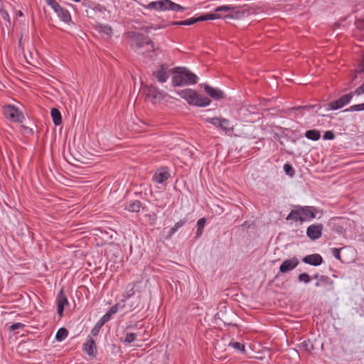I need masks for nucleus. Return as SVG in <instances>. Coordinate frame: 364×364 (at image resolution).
Returning <instances> with one entry per match:
<instances>
[{
  "label": "nucleus",
  "mask_w": 364,
  "mask_h": 364,
  "mask_svg": "<svg viewBox=\"0 0 364 364\" xmlns=\"http://www.w3.org/2000/svg\"><path fill=\"white\" fill-rule=\"evenodd\" d=\"M245 11L232 5H223L218 6L215 13L206 14L199 17L194 18L196 23L206 20H215L218 18H240L245 15Z\"/></svg>",
  "instance_id": "1"
},
{
  "label": "nucleus",
  "mask_w": 364,
  "mask_h": 364,
  "mask_svg": "<svg viewBox=\"0 0 364 364\" xmlns=\"http://www.w3.org/2000/svg\"><path fill=\"white\" fill-rule=\"evenodd\" d=\"M131 47L139 54L151 58L154 53V43L147 37L137 32L130 33Z\"/></svg>",
  "instance_id": "2"
},
{
  "label": "nucleus",
  "mask_w": 364,
  "mask_h": 364,
  "mask_svg": "<svg viewBox=\"0 0 364 364\" xmlns=\"http://www.w3.org/2000/svg\"><path fill=\"white\" fill-rule=\"evenodd\" d=\"M172 73L176 74L172 77V84L174 87L197 82L198 77L186 68H174Z\"/></svg>",
  "instance_id": "3"
},
{
  "label": "nucleus",
  "mask_w": 364,
  "mask_h": 364,
  "mask_svg": "<svg viewBox=\"0 0 364 364\" xmlns=\"http://www.w3.org/2000/svg\"><path fill=\"white\" fill-rule=\"evenodd\" d=\"M181 97L186 100V102L191 105L197 107H206L210 104V100L205 97L199 95L196 90L191 89H185L178 92Z\"/></svg>",
  "instance_id": "4"
},
{
  "label": "nucleus",
  "mask_w": 364,
  "mask_h": 364,
  "mask_svg": "<svg viewBox=\"0 0 364 364\" xmlns=\"http://www.w3.org/2000/svg\"><path fill=\"white\" fill-rule=\"evenodd\" d=\"M145 8L148 9H154L156 11H173L176 12L183 11L186 8L181 6L170 0H158L150 2Z\"/></svg>",
  "instance_id": "5"
},
{
  "label": "nucleus",
  "mask_w": 364,
  "mask_h": 364,
  "mask_svg": "<svg viewBox=\"0 0 364 364\" xmlns=\"http://www.w3.org/2000/svg\"><path fill=\"white\" fill-rule=\"evenodd\" d=\"M354 92H350L348 94L344 95L337 100L331 102L326 105V110L338 109L345 105H348L353 97Z\"/></svg>",
  "instance_id": "6"
},
{
  "label": "nucleus",
  "mask_w": 364,
  "mask_h": 364,
  "mask_svg": "<svg viewBox=\"0 0 364 364\" xmlns=\"http://www.w3.org/2000/svg\"><path fill=\"white\" fill-rule=\"evenodd\" d=\"M4 114L6 118L16 122H21L23 119L21 112L12 105L4 107Z\"/></svg>",
  "instance_id": "7"
},
{
  "label": "nucleus",
  "mask_w": 364,
  "mask_h": 364,
  "mask_svg": "<svg viewBox=\"0 0 364 364\" xmlns=\"http://www.w3.org/2000/svg\"><path fill=\"white\" fill-rule=\"evenodd\" d=\"M144 92H146V97L151 98V102L155 104L159 102L164 99V93L160 91L156 87L151 85L147 86Z\"/></svg>",
  "instance_id": "8"
},
{
  "label": "nucleus",
  "mask_w": 364,
  "mask_h": 364,
  "mask_svg": "<svg viewBox=\"0 0 364 364\" xmlns=\"http://www.w3.org/2000/svg\"><path fill=\"white\" fill-rule=\"evenodd\" d=\"M323 225L314 224L308 227L306 230L307 236L312 240L318 239L322 234Z\"/></svg>",
  "instance_id": "9"
},
{
  "label": "nucleus",
  "mask_w": 364,
  "mask_h": 364,
  "mask_svg": "<svg viewBox=\"0 0 364 364\" xmlns=\"http://www.w3.org/2000/svg\"><path fill=\"white\" fill-rule=\"evenodd\" d=\"M299 264V260L296 257H292L287 259L282 262L279 267V271L282 273H287L290 270L294 269Z\"/></svg>",
  "instance_id": "10"
},
{
  "label": "nucleus",
  "mask_w": 364,
  "mask_h": 364,
  "mask_svg": "<svg viewBox=\"0 0 364 364\" xmlns=\"http://www.w3.org/2000/svg\"><path fill=\"white\" fill-rule=\"evenodd\" d=\"M68 304V299L63 289H60L57 298V311L60 316H63L64 306Z\"/></svg>",
  "instance_id": "11"
},
{
  "label": "nucleus",
  "mask_w": 364,
  "mask_h": 364,
  "mask_svg": "<svg viewBox=\"0 0 364 364\" xmlns=\"http://www.w3.org/2000/svg\"><path fill=\"white\" fill-rule=\"evenodd\" d=\"M203 88L205 92L214 100H220L225 97L224 92L218 88L212 87L208 85H204Z\"/></svg>",
  "instance_id": "12"
},
{
  "label": "nucleus",
  "mask_w": 364,
  "mask_h": 364,
  "mask_svg": "<svg viewBox=\"0 0 364 364\" xmlns=\"http://www.w3.org/2000/svg\"><path fill=\"white\" fill-rule=\"evenodd\" d=\"M83 350L89 355L95 357L97 353V346L95 341L89 336L86 342L83 344Z\"/></svg>",
  "instance_id": "13"
},
{
  "label": "nucleus",
  "mask_w": 364,
  "mask_h": 364,
  "mask_svg": "<svg viewBox=\"0 0 364 364\" xmlns=\"http://www.w3.org/2000/svg\"><path fill=\"white\" fill-rule=\"evenodd\" d=\"M302 262L313 266H318L322 264L323 258L319 254H312L304 257Z\"/></svg>",
  "instance_id": "14"
},
{
  "label": "nucleus",
  "mask_w": 364,
  "mask_h": 364,
  "mask_svg": "<svg viewBox=\"0 0 364 364\" xmlns=\"http://www.w3.org/2000/svg\"><path fill=\"white\" fill-rule=\"evenodd\" d=\"M166 68H167L166 65L162 64L161 65L160 70H159L157 71H154L153 73V75L157 78L159 82H165L167 80V79L168 77V75L166 72Z\"/></svg>",
  "instance_id": "15"
},
{
  "label": "nucleus",
  "mask_w": 364,
  "mask_h": 364,
  "mask_svg": "<svg viewBox=\"0 0 364 364\" xmlns=\"http://www.w3.org/2000/svg\"><path fill=\"white\" fill-rule=\"evenodd\" d=\"M301 216L303 218H305V220L307 219H313L316 217L315 211L316 209L312 206H304L299 207Z\"/></svg>",
  "instance_id": "16"
},
{
  "label": "nucleus",
  "mask_w": 364,
  "mask_h": 364,
  "mask_svg": "<svg viewBox=\"0 0 364 364\" xmlns=\"http://www.w3.org/2000/svg\"><path fill=\"white\" fill-rule=\"evenodd\" d=\"M55 12L57 14L58 16L65 23H68L71 21V16L69 11L63 8L61 6Z\"/></svg>",
  "instance_id": "17"
},
{
  "label": "nucleus",
  "mask_w": 364,
  "mask_h": 364,
  "mask_svg": "<svg viewBox=\"0 0 364 364\" xmlns=\"http://www.w3.org/2000/svg\"><path fill=\"white\" fill-rule=\"evenodd\" d=\"M333 282L327 276L321 275L318 281L315 284L316 287H326L333 288Z\"/></svg>",
  "instance_id": "18"
},
{
  "label": "nucleus",
  "mask_w": 364,
  "mask_h": 364,
  "mask_svg": "<svg viewBox=\"0 0 364 364\" xmlns=\"http://www.w3.org/2000/svg\"><path fill=\"white\" fill-rule=\"evenodd\" d=\"M287 220H291L296 222L299 220L303 222L305 220V218H303V217L301 216L300 208H299L298 210H291V213L287 217Z\"/></svg>",
  "instance_id": "19"
},
{
  "label": "nucleus",
  "mask_w": 364,
  "mask_h": 364,
  "mask_svg": "<svg viewBox=\"0 0 364 364\" xmlns=\"http://www.w3.org/2000/svg\"><path fill=\"white\" fill-rule=\"evenodd\" d=\"M51 117L55 126L60 125L62 123V117L60 111L57 108L51 109Z\"/></svg>",
  "instance_id": "20"
},
{
  "label": "nucleus",
  "mask_w": 364,
  "mask_h": 364,
  "mask_svg": "<svg viewBox=\"0 0 364 364\" xmlns=\"http://www.w3.org/2000/svg\"><path fill=\"white\" fill-rule=\"evenodd\" d=\"M305 136L309 139L316 141L320 139L321 133L317 129H311L306 132Z\"/></svg>",
  "instance_id": "21"
},
{
  "label": "nucleus",
  "mask_w": 364,
  "mask_h": 364,
  "mask_svg": "<svg viewBox=\"0 0 364 364\" xmlns=\"http://www.w3.org/2000/svg\"><path fill=\"white\" fill-rule=\"evenodd\" d=\"M141 203L139 200H134V202L129 203L125 207V209L130 211L138 213L140 210Z\"/></svg>",
  "instance_id": "22"
},
{
  "label": "nucleus",
  "mask_w": 364,
  "mask_h": 364,
  "mask_svg": "<svg viewBox=\"0 0 364 364\" xmlns=\"http://www.w3.org/2000/svg\"><path fill=\"white\" fill-rule=\"evenodd\" d=\"M97 30L100 33H102L107 35L108 37H111L112 35V28L110 26L100 24L97 26Z\"/></svg>",
  "instance_id": "23"
},
{
  "label": "nucleus",
  "mask_w": 364,
  "mask_h": 364,
  "mask_svg": "<svg viewBox=\"0 0 364 364\" xmlns=\"http://www.w3.org/2000/svg\"><path fill=\"white\" fill-rule=\"evenodd\" d=\"M68 336V331L65 328H60L56 333L55 339L58 341H63Z\"/></svg>",
  "instance_id": "24"
},
{
  "label": "nucleus",
  "mask_w": 364,
  "mask_h": 364,
  "mask_svg": "<svg viewBox=\"0 0 364 364\" xmlns=\"http://www.w3.org/2000/svg\"><path fill=\"white\" fill-rule=\"evenodd\" d=\"M169 176L168 172H161L158 174H155L154 177L157 183H162L168 178Z\"/></svg>",
  "instance_id": "25"
},
{
  "label": "nucleus",
  "mask_w": 364,
  "mask_h": 364,
  "mask_svg": "<svg viewBox=\"0 0 364 364\" xmlns=\"http://www.w3.org/2000/svg\"><path fill=\"white\" fill-rule=\"evenodd\" d=\"M135 286H136V282L130 283L129 284H128V286L127 287L126 293L124 295V299H129L134 294Z\"/></svg>",
  "instance_id": "26"
},
{
  "label": "nucleus",
  "mask_w": 364,
  "mask_h": 364,
  "mask_svg": "<svg viewBox=\"0 0 364 364\" xmlns=\"http://www.w3.org/2000/svg\"><path fill=\"white\" fill-rule=\"evenodd\" d=\"M206 223L205 218H200L197 222L198 230L196 232L197 237H200L203 233V230Z\"/></svg>",
  "instance_id": "27"
},
{
  "label": "nucleus",
  "mask_w": 364,
  "mask_h": 364,
  "mask_svg": "<svg viewBox=\"0 0 364 364\" xmlns=\"http://www.w3.org/2000/svg\"><path fill=\"white\" fill-rule=\"evenodd\" d=\"M186 222V219L181 220L177 222L173 228L169 230L168 237H171L181 227H182Z\"/></svg>",
  "instance_id": "28"
},
{
  "label": "nucleus",
  "mask_w": 364,
  "mask_h": 364,
  "mask_svg": "<svg viewBox=\"0 0 364 364\" xmlns=\"http://www.w3.org/2000/svg\"><path fill=\"white\" fill-rule=\"evenodd\" d=\"M196 23V21L194 18H191L189 19H186L181 21H173L172 22V25H177V26H191Z\"/></svg>",
  "instance_id": "29"
},
{
  "label": "nucleus",
  "mask_w": 364,
  "mask_h": 364,
  "mask_svg": "<svg viewBox=\"0 0 364 364\" xmlns=\"http://www.w3.org/2000/svg\"><path fill=\"white\" fill-rule=\"evenodd\" d=\"M230 124L229 120L226 119H221L219 127L225 131H232L233 128L230 127Z\"/></svg>",
  "instance_id": "30"
},
{
  "label": "nucleus",
  "mask_w": 364,
  "mask_h": 364,
  "mask_svg": "<svg viewBox=\"0 0 364 364\" xmlns=\"http://www.w3.org/2000/svg\"><path fill=\"white\" fill-rule=\"evenodd\" d=\"M363 110H364V102L362 104H358V105H355L350 106L349 108L345 109L344 111L345 112H349V111L359 112V111H363Z\"/></svg>",
  "instance_id": "31"
},
{
  "label": "nucleus",
  "mask_w": 364,
  "mask_h": 364,
  "mask_svg": "<svg viewBox=\"0 0 364 364\" xmlns=\"http://www.w3.org/2000/svg\"><path fill=\"white\" fill-rule=\"evenodd\" d=\"M229 346L240 352H245V345L239 342H231Z\"/></svg>",
  "instance_id": "32"
},
{
  "label": "nucleus",
  "mask_w": 364,
  "mask_h": 364,
  "mask_svg": "<svg viewBox=\"0 0 364 364\" xmlns=\"http://www.w3.org/2000/svg\"><path fill=\"white\" fill-rule=\"evenodd\" d=\"M284 171H285L287 175L291 177H292L295 174V171L293 167L289 164H285L284 165Z\"/></svg>",
  "instance_id": "33"
},
{
  "label": "nucleus",
  "mask_w": 364,
  "mask_h": 364,
  "mask_svg": "<svg viewBox=\"0 0 364 364\" xmlns=\"http://www.w3.org/2000/svg\"><path fill=\"white\" fill-rule=\"evenodd\" d=\"M298 279L299 282H304L306 284L311 282V277L307 273H301L299 275Z\"/></svg>",
  "instance_id": "34"
},
{
  "label": "nucleus",
  "mask_w": 364,
  "mask_h": 364,
  "mask_svg": "<svg viewBox=\"0 0 364 364\" xmlns=\"http://www.w3.org/2000/svg\"><path fill=\"white\" fill-rule=\"evenodd\" d=\"M103 325L104 324L102 323H101L100 321H98L97 323L95 324V326L92 329V331H91L92 334L93 336H97L99 333V332H100L101 328L103 326Z\"/></svg>",
  "instance_id": "35"
},
{
  "label": "nucleus",
  "mask_w": 364,
  "mask_h": 364,
  "mask_svg": "<svg viewBox=\"0 0 364 364\" xmlns=\"http://www.w3.org/2000/svg\"><path fill=\"white\" fill-rule=\"evenodd\" d=\"M136 335L134 333H127L125 336L124 342L131 343L135 341Z\"/></svg>",
  "instance_id": "36"
},
{
  "label": "nucleus",
  "mask_w": 364,
  "mask_h": 364,
  "mask_svg": "<svg viewBox=\"0 0 364 364\" xmlns=\"http://www.w3.org/2000/svg\"><path fill=\"white\" fill-rule=\"evenodd\" d=\"M221 119L218 117H210L207 118L205 121L210 124H212L215 126L219 127Z\"/></svg>",
  "instance_id": "37"
},
{
  "label": "nucleus",
  "mask_w": 364,
  "mask_h": 364,
  "mask_svg": "<svg viewBox=\"0 0 364 364\" xmlns=\"http://www.w3.org/2000/svg\"><path fill=\"white\" fill-rule=\"evenodd\" d=\"M46 2L54 11H57L60 7V5L55 0H46Z\"/></svg>",
  "instance_id": "38"
},
{
  "label": "nucleus",
  "mask_w": 364,
  "mask_h": 364,
  "mask_svg": "<svg viewBox=\"0 0 364 364\" xmlns=\"http://www.w3.org/2000/svg\"><path fill=\"white\" fill-rule=\"evenodd\" d=\"M0 14H1V16L6 21L9 23H11V18H10V16H9V13L7 12L6 10L4 9H0Z\"/></svg>",
  "instance_id": "39"
},
{
  "label": "nucleus",
  "mask_w": 364,
  "mask_h": 364,
  "mask_svg": "<svg viewBox=\"0 0 364 364\" xmlns=\"http://www.w3.org/2000/svg\"><path fill=\"white\" fill-rule=\"evenodd\" d=\"M341 249H338V248H333L331 250V252H332V254L338 260L341 261V255H340V252H341Z\"/></svg>",
  "instance_id": "40"
},
{
  "label": "nucleus",
  "mask_w": 364,
  "mask_h": 364,
  "mask_svg": "<svg viewBox=\"0 0 364 364\" xmlns=\"http://www.w3.org/2000/svg\"><path fill=\"white\" fill-rule=\"evenodd\" d=\"M24 326L25 325L22 323H16L12 324L9 327V329H10V331H15L16 329L23 328L24 327Z\"/></svg>",
  "instance_id": "41"
},
{
  "label": "nucleus",
  "mask_w": 364,
  "mask_h": 364,
  "mask_svg": "<svg viewBox=\"0 0 364 364\" xmlns=\"http://www.w3.org/2000/svg\"><path fill=\"white\" fill-rule=\"evenodd\" d=\"M335 135L331 131H327L323 134L324 139H334Z\"/></svg>",
  "instance_id": "42"
},
{
  "label": "nucleus",
  "mask_w": 364,
  "mask_h": 364,
  "mask_svg": "<svg viewBox=\"0 0 364 364\" xmlns=\"http://www.w3.org/2000/svg\"><path fill=\"white\" fill-rule=\"evenodd\" d=\"M355 95H360L364 93V83L359 86L353 92Z\"/></svg>",
  "instance_id": "43"
},
{
  "label": "nucleus",
  "mask_w": 364,
  "mask_h": 364,
  "mask_svg": "<svg viewBox=\"0 0 364 364\" xmlns=\"http://www.w3.org/2000/svg\"><path fill=\"white\" fill-rule=\"evenodd\" d=\"M111 317H109V314L107 313L99 320L101 323L105 324L110 320Z\"/></svg>",
  "instance_id": "44"
},
{
  "label": "nucleus",
  "mask_w": 364,
  "mask_h": 364,
  "mask_svg": "<svg viewBox=\"0 0 364 364\" xmlns=\"http://www.w3.org/2000/svg\"><path fill=\"white\" fill-rule=\"evenodd\" d=\"M356 26L360 30H364V19H360L356 21Z\"/></svg>",
  "instance_id": "45"
},
{
  "label": "nucleus",
  "mask_w": 364,
  "mask_h": 364,
  "mask_svg": "<svg viewBox=\"0 0 364 364\" xmlns=\"http://www.w3.org/2000/svg\"><path fill=\"white\" fill-rule=\"evenodd\" d=\"M316 106L315 105H306V106H304V107H296V109H306V110H310L311 109H313Z\"/></svg>",
  "instance_id": "46"
},
{
  "label": "nucleus",
  "mask_w": 364,
  "mask_h": 364,
  "mask_svg": "<svg viewBox=\"0 0 364 364\" xmlns=\"http://www.w3.org/2000/svg\"><path fill=\"white\" fill-rule=\"evenodd\" d=\"M151 28H154V29H157V28H160V27L159 26H146V27H142L140 29L141 30H144L146 32H149V29H151Z\"/></svg>",
  "instance_id": "47"
},
{
  "label": "nucleus",
  "mask_w": 364,
  "mask_h": 364,
  "mask_svg": "<svg viewBox=\"0 0 364 364\" xmlns=\"http://www.w3.org/2000/svg\"><path fill=\"white\" fill-rule=\"evenodd\" d=\"M119 304H116L114 306H112L109 309L111 311L114 312V314H116L119 310Z\"/></svg>",
  "instance_id": "48"
},
{
  "label": "nucleus",
  "mask_w": 364,
  "mask_h": 364,
  "mask_svg": "<svg viewBox=\"0 0 364 364\" xmlns=\"http://www.w3.org/2000/svg\"><path fill=\"white\" fill-rule=\"evenodd\" d=\"M218 14L224 16V15L228 14L229 12H227V11H220V12H218Z\"/></svg>",
  "instance_id": "49"
},
{
  "label": "nucleus",
  "mask_w": 364,
  "mask_h": 364,
  "mask_svg": "<svg viewBox=\"0 0 364 364\" xmlns=\"http://www.w3.org/2000/svg\"><path fill=\"white\" fill-rule=\"evenodd\" d=\"M107 314H109V317H112V316L113 314H114V312L111 311L110 309H109V311L107 312Z\"/></svg>",
  "instance_id": "50"
},
{
  "label": "nucleus",
  "mask_w": 364,
  "mask_h": 364,
  "mask_svg": "<svg viewBox=\"0 0 364 364\" xmlns=\"http://www.w3.org/2000/svg\"><path fill=\"white\" fill-rule=\"evenodd\" d=\"M356 77H357V75L356 74L353 75L352 77H351V80L352 81L355 80L356 79Z\"/></svg>",
  "instance_id": "51"
},
{
  "label": "nucleus",
  "mask_w": 364,
  "mask_h": 364,
  "mask_svg": "<svg viewBox=\"0 0 364 364\" xmlns=\"http://www.w3.org/2000/svg\"><path fill=\"white\" fill-rule=\"evenodd\" d=\"M319 277H320V276H319L318 274H315V275L314 276V279H319Z\"/></svg>",
  "instance_id": "52"
},
{
  "label": "nucleus",
  "mask_w": 364,
  "mask_h": 364,
  "mask_svg": "<svg viewBox=\"0 0 364 364\" xmlns=\"http://www.w3.org/2000/svg\"><path fill=\"white\" fill-rule=\"evenodd\" d=\"M18 14L19 16H22V15H23V13H22V11H18Z\"/></svg>",
  "instance_id": "53"
}]
</instances>
